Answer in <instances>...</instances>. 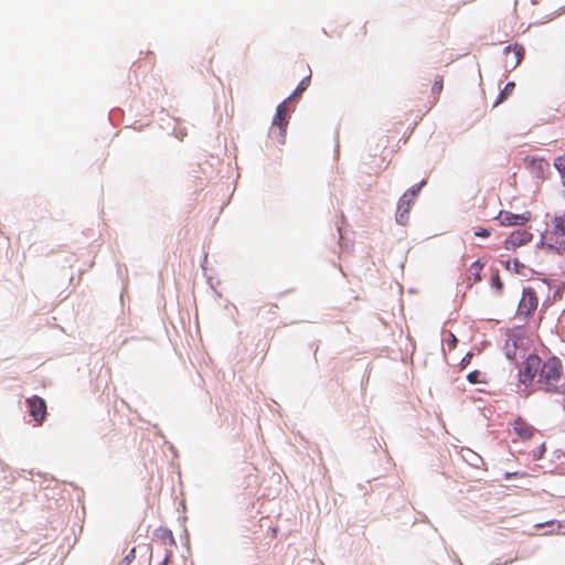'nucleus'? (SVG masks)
Segmentation results:
<instances>
[{"label": "nucleus", "mask_w": 565, "mask_h": 565, "mask_svg": "<svg viewBox=\"0 0 565 565\" xmlns=\"http://www.w3.org/2000/svg\"><path fill=\"white\" fill-rule=\"evenodd\" d=\"M536 384L540 390L548 393H563L565 391V377L559 359L551 358L545 362L541 361Z\"/></svg>", "instance_id": "nucleus-1"}, {"label": "nucleus", "mask_w": 565, "mask_h": 565, "mask_svg": "<svg viewBox=\"0 0 565 565\" xmlns=\"http://www.w3.org/2000/svg\"><path fill=\"white\" fill-rule=\"evenodd\" d=\"M288 100H284L277 106L275 117L271 122L269 135L278 139L279 142H284L286 135V127L288 125Z\"/></svg>", "instance_id": "nucleus-2"}, {"label": "nucleus", "mask_w": 565, "mask_h": 565, "mask_svg": "<svg viewBox=\"0 0 565 565\" xmlns=\"http://www.w3.org/2000/svg\"><path fill=\"white\" fill-rule=\"evenodd\" d=\"M539 306V298L533 288L527 287L523 289L521 300L518 307V315L523 317L532 316Z\"/></svg>", "instance_id": "nucleus-3"}, {"label": "nucleus", "mask_w": 565, "mask_h": 565, "mask_svg": "<svg viewBox=\"0 0 565 565\" xmlns=\"http://www.w3.org/2000/svg\"><path fill=\"white\" fill-rule=\"evenodd\" d=\"M540 365L541 359L537 355H529L524 362L523 367L520 370V381L525 385L532 384L535 376L537 377Z\"/></svg>", "instance_id": "nucleus-4"}, {"label": "nucleus", "mask_w": 565, "mask_h": 565, "mask_svg": "<svg viewBox=\"0 0 565 565\" xmlns=\"http://www.w3.org/2000/svg\"><path fill=\"white\" fill-rule=\"evenodd\" d=\"M525 50L521 44L509 45L504 49L503 61L507 68H515L522 61Z\"/></svg>", "instance_id": "nucleus-5"}, {"label": "nucleus", "mask_w": 565, "mask_h": 565, "mask_svg": "<svg viewBox=\"0 0 565 565\" xmlns=\"http://www.w3.org/2000/svg\"><path fill=\"white\" fill-rule=\"evenodd\" d=\"M41 553H38V557H42L40 562L42 565H60L58 546L54 542L41 546Z\"/></svg>", "instance_id": "nucleus-6"}, {"label": "nucleus", "mask_w": 565, "mask_h": 565, "mask_svg": "<svg viewBox=\"0 0 565 565\" xmlns=\"http://www.w3.org/2000/svg\"><path fill=\"white\" fill-rule=\"evenodd\" d=\"M412 205H413V200L409 199V193H404L399 198L398 204H397L396 221L399 224H402V225L407 224Z\"/></svg>", "instance_id": "nucleus-7"}, {"label": "nucleus", "mask_w": 565, "mask_h": 565, "mask_svg": "<svg viewBox=\"0 0 565 565\" xmlns=\"http://www.w3.org/2000/svg\"><path fill=\"white\" fill-rule=\"evenodd\" d=\"M498 220L503 226L523 225L530 220V213L514 214L509 211H501L498 215Z\"/></svg>", "instance_id": "nucleus-8"}, {"label": "nucleus", "mask_w": 565, "mask_h": 565, "mask_svg": "<svg viewBox=\"0 0 565 565\" xmlns=\"http://www.w3.org/2000/svg\"><path fill=\"white\" fill-rule=\"evenodd\" d=\"M511 425L513 431L522 441L531 439L534 435L535 428L521 417L514 419Z\"/></svg>", "instance_id": "nucleus-9"}, {"label": "nucleus", "mask_w": 565, "mask_h": 565, "mask_svg": "<svg viewBox=\"0 0 565 565\" xmlns=\"http://www.w3.org/2000/svg\"><path fill=\"white\" fill-rule=\"evenodd\" d=\"M531 238V234L525 232V231H516V232H513L509 238L507 239V245L508 247L511 246V247H518V246H521L522 244L526 243L527 241H530Z\"/></svg>", "instance_id": "nucleus-10"}, {"label": "nucleus", "mask_w": 565, "mask_h": 565, "mask_svg": "<svg viewBox=\"0 0 565 565\" xmlns=\"http://www.w3.org/2000/svg\"><path fill=\"white\" fill-rule=\"evenodd\" d=\"M483 268V264L480 260L473 262L468 268V281L470 285L476 284L481 280V270Z\"/></svg>", "instance_id": "nucleus-11"}, {"label": "nucleus", "mask_w": 565, "mask_h": 565, "mask_svg": "<svg viewBox=\"0 0 565 565\" xmlns=\"http://www.w3.org/2000/svg\"><path fill=\"white\" fill-rule=\"evenodd\" d=\"M554 231L556 235L565 236V212L554 217Z\"/></svg>", "instance_id": "nucleus-12"}, {"label": "nucleus", "mask_w": 565, "mask_h": 565, "mask_svg": "<svg viewBox=\"0 0 565 565\" xmlns=\"http://www.w3.org/2000/svg\"><path fill=\"white\" fill-rule=\"evenodd\" d=\"M515 84L514 82H509L505 84L504 88L500 92L498 100L494 103V106L503 103L514 90Z\"/></svg>", "instance_id": "nucleus-13"}, {"label": "nucleus", "mask_w": 565, "mask_h": 565, "mask_svg": "<svg viewBox=\"0 0 565 565\" xmlns=\"http://www.w3.org/2000/svg\"><path fill=\"white\" fill-rule=\"evenodd\" d=\"M467 380L471 383V384H479V383H487V377H486V374L478 371V370H475L472 372H470L468 375H467Z\"/></svg>", "instance_id": "nucleus-14"}, {"label": "nucleus", "mask_w": 565, "mask_h": 565, "mask_svg": "<svg viewBox=\"0 0 565 565\" xmlns=\"http://www.w3.org/2000/svg\"><path fill=\"white\" fill-rule=\"evenodd\" d=\"M544 526H548L551 530L547 532L550 534H557L559 533L561 529H562V523L558 522V521H555V520H552V521H547L545 523H537L535 524V527L536 529H541V527H544Z\"/></svg>", "instance_id": "nucleus-15"}, {"label": "nucleus", "mask_w": 565, "mask_h": 565, "mask_svg": "<svg viewBox=\"0 0 565 565\" xmlns=\"http://www.w3.org/2000/svg\"><path fill=\"white\" fill-rule=\"evenodd\" d=\"M310 77H311V74L309 73V75H307V76H306V77H305V78H303V79L298 84V86H297V88L295 89V92L292 93V95H291V96H289L286 100H290L292 97H295V96H299L300 94H302V93L307 89V87H308V85H309V83H310Z\"/></svg>", "instance_id": "nucleus-16"}, {"label": "nucleus", "mask_w": 565, "mask_h": 565, "mask_svg": "<svg viewBox=\"0 0 565 565\" xmlns=\"http://www.w3.org/2000/svg\"><path fill=\"white\" fill-rule=\"evenodd\" d=\"M444 87V79L443 76H437L433 86H431V93L433 95L438 98Z\"/></svg>", "instance_id": "nucleus-17"}, {"label": "nucleus", "mask_w": 565, "mask_h": 565, "mask_svg": "<svg viewBox=\"0 0 565 565\" xmlns=\"http://www.w3.org/2000/svg\"><path fill=\"white\" fill-rule=\"evenodd\" d=\"M525 161L529 162L531 166L535 167L541 172L548 167V163L544 159L540 158H531L526 159Z\"/></svg>", "instance_id": "nucleus-18"}, {"label": "nucleus", "mask_w": 565, "mask_h": 565, "mask_svg": "<svg viewBox=\"0 0 565 565\" xmlns=\"http://www.w3.org/2000/svg\"><path fill=\"white\" fill-rule=\"evenodd\" d=\"M554 166L557 169V171L561 173V175L565 182V154L556 158Z\"/></svg>", "instance_id": "nucleus-19"}, {"label": "nucleus", "mask_w": 565, "mask_h": 565, "mask_svg": "<svg viewBox=\"0 0 565 565\" xmlns=\"http://www.w3.org/2000/svg\"><path fill=\"white\" fill-rule=\"evenodd\" d=\"M38 414H41V418H38V424L43 420L46 414L45 401L38 396Z\"/></svg>", "instance_id": "nucleus-20"}, {"label": "nucleus", "mask_w": 565, "mask_h": 565, "mask_svg": "<svg viewBox=\"0 0 565 565\" xmlns=\"http://www.w3.org/2000/svg\"><path fill=\"white\" fill-rule=\"evenodd\" d=\"M426 184V181L423 180L419 184L413 185L409 190H407L405 193H409V199L414 201L417 193L420 191L422 186Z\"/></svg>", "instance_id": "nucleus-21"}, {"label": "nucleus", "mask_w": 565, "mask_h": 565, "mask_svg": "<svg viewBox=\"0 0 565 565\" xmlns=\"http://www.w3.org/2000/svg\"><path fill=\"white\" fill-rule=\"evenodd\" d=\"M136 557V548L132 547L129 553L125 556L124 563L125 565H129Z\"/></svg>", "instance_id": "nucleus-22"}, {"label": "nucleus", "mask_w": 565, "mask_h": 565, "mask_svg": "<svg viewBox=\"0 0 565 565\" xmlns=\"http://www.w3.org/2000/svg\"><path fill=\"white\" fill-rule=\"evenodd\" d=\"M492 286L497 288L499 291L502 290L503 284L498 275L492 277Z\"/></svg>", "instance_id": "nucleus-23"}, {"label": "nucleus", "mask_w": 565, "mask_h": 565, "mask_svg": "<svg viewBox=\"0 0 565 565\" xmlns=\"http://www.w3.org/2000/svg\"><path fill=\"white\" fill-rule=\"evenodd\" d=\"M472 360V353H467L460 361V365L462 369L467 367Z\"/></svg>", "instance_id": "nucleus-24"}, {"label": "nucleus", "mask_w": 565, "mask_h": 565, "mask_svg": "<svg viewBox=\"0 0 565 565\" xmlns=\"http://www.w3.org/2000/svg\"><path fill=\"white\" fill-rule=\"evenodd\" d=\"M475 235H476V236H478V237H483V238H486V237H489V236H490V232H489L488 230H486V228H481V230L477 231V232L475 233Z\"/></svg>", "instance_id": "nucleus-25"}, {"label": "nucleus", "mask_w": 565, "mask_h": 565, "mask_svg": "<svg viewBox=\"0 0 565 565\" xmlns=\"http://www.w3.org/2000/svg\"><path fill=\"white\" fill-rule=\"evenodd\" d=\"M162 537H163V539H168V540H169V542H170L171 544H174V539H173V535H172L171 531H169V530H163V535H162Z\"/></svg>", "instance_id": "nucleus-26"}, {"label": "nucleus", "mask_w": 565, "mask_h": 565, "mask_svg": "<svg viewBox=\"0 0 565 565\" xmlns=\"http://www.w3.org/2000/svg\"><path fill=\"white\" fill-rule=\"evenodd\" d=\"M30 405V415L35 418V402L33 399H29Z\"/></svg>", "instance_id": "nucleus-27"}, {"label": "nucleus", "mask_w": 565, "mask_h": 565, "mask_svg": "<svg viewBox=\"0 0 565 565\" xmlns=\"http://www.w3.org/2000/svg\"><path fill=\"white\" fill-rule=\"evenodd\" d=\"M170 556H171V554L166 555L164 559L162 561V563L160 565H169Z\"/></svg>", "instance_id": "nucleus-28"}, {"label": "nucleus", "mask_w": 565, "mask_h": 565, "mask_svg": "<svg viewBox=\"0 0 565 565\" xmlns=\"http://www.w3.org/2000/svg\"><path fill=\"white\" fill-rule=\"evenodd\" d=\"M47 537H54V539H56V530H55V529H53V530H52V533H50V534L47 535Z\"/></svg>", "instance_id": "nucleus-29"}, {"label": "nucleus", "mask_w": 565, "mask_h": 565, "mask_svg": "<svg viewBox=\"0 0 565 565\" xmlns=\"http://www.w3.org/2000/svg\"><path fill=\"white\" fill-rule=\"evenodd\" d=\"M452 340H450V343H455L457 340L454 334H451Z\"/></svg>", "instance_id": "nucleus-30"}, {"label": "nucleus", "mask_w": 565, "mask_h": 565, "mask_svg": "<svg viewBox=\"0 0 565 565\" xmlns=\"http://www.w3.org/2000/svg\"><path fill=\"white\" fill-rule=\"evenodd\" d=\"M452 340H450V343H455L457 340L454 334H451Z\"/></svg>", "instance_id": "nucleus-31"}]
</instances>
